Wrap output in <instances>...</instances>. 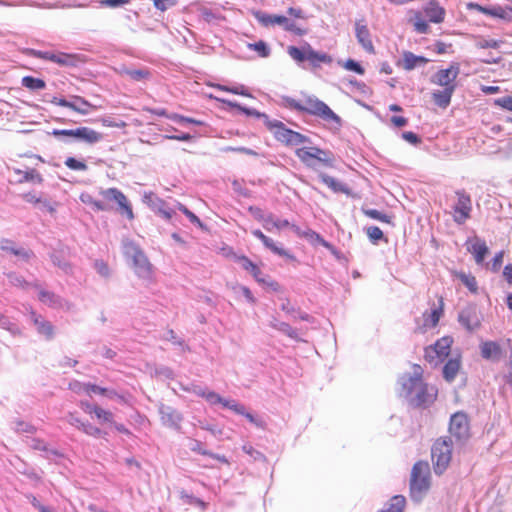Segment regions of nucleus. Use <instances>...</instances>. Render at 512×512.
Returning <instances> with one entry per match:
<instances>
[{"label":"nucleus","instance_id":"f257e3e1","mask_svg":"<svg viewBox=\"0 0 512 512\" xmlns=\"http://www.w3.org/2000/svg\"><path fill=\"white\" fill-rule=\"evenodd\" d=\"M419 366H415L414 375L404 374L398 380L401 386L400 396L411 406L420 407L433 402L436 391L423 382Z\"/></svg>","mask_w":512,"mask_h":512},{"label":"nucleus","instance_id":"f03ea898","mask_svg":"<svg viewBox=\"0 0 512 512\" xmlns=\"http://www.w3.org/2000/svg\"><path fill=\"white\" fill-rule=\"evenodd\" d=\"M430 488V467L425 461L416 462L411 471L410 497L420 503Z\"/></svg>","mask_w":512,"mask_h":512},{"label":"nucleus","instance_id":"7ed1b4c3","mask_svg":"<svg viewBox=\"0 0 512 512\" xmlns=\"http://www.w3.org/2000/svg\"><path fill=\"white\" fill-rule=\"evenodd\" d=\"M267 129L273 134L274 138L287 147H294L301 144H311V139L299 132L288 128L283 122L273 119L268 122Z\"/></svg>","mask_w":512,"mask_h":512},{"label":"nucleus","instance_id":"20e7f679","mask_svg":"<svg viewBox=\"0 0 512 512\" xmlns=\"http://www.w3.org/2000/svg\"><path fill=\"white\" fill-rule=\"evenodd\" d=\"M453 442L451 437H441L435 441L431 448V458L434 473L442 475L448 468L452 458Z\"/></svg>","mask_w":512,"mask_h":512},{"label":"nucleus","instance_id":"39448f33","mask_svg":"<svg viewBox=\"0 0 512 512\" xmlns=\"http://www.w3.org/2000/svg\"><path fill=\"white\" fill-rule=\"evenodd\" d=\"M23 53L27 56L51 61L61 67H78L85 62V56L82 54L40 51L32 48H26Z\"/></svg>","mask_w":512,"mask_h":512},{"label":"nucleus","instance_id":"423d86ee","mask_svg":"<svg viewBox=\"0 0 512 512\" xmlns=\"http://www.w3.org/2000/svg\"><path fill=\"white\" fill-rule=\"evenodd\" d=\"M288 55L297 63L308 61L309 64L314 67H320L323 64H330L332 57L324 52L315 51L311 45L305 42L301 47L288 46Z\"/></svg>","mask_w":512,"mask_h":512},{"label":"nucleus","instance_id":"0eeeda50","mask_svg":"<svg viewBox=\"0 0 512 512\" xmlns=\"http://www.w3.org/2000/svg\"><path fill=\"white\" fill-rule=\"evenodd\" d=\"M300 112L316 116L326 122H333L341 126V118L325 102L314 95L305 98L304 104L301 103Z\"/></svg>","mask_w":512,"mask_h":512},{"label":"nucleus","instance_id":"6e6552de","mask_svg":"<svg viewBox=\"0 0 512 512\" xmlns=\"http://www.w3.org/2000/svg\"><path fill=\"white\" fill-rule=\"evenodd\" d=\"M123 253L131 259L135 273L141 278H148L151 274V264L140 247L131 240L123 241Z\"/></svg>","mask_w":512,"mask_h":512},{"label":"nucleus","instance_id":"1a4fd4ad","mask_svg":"<svg viewBox=\"0 0 512 512\" xmlns=\"http://www.w3.org/2000/svg\"><path fill=\"white\" fill-rule=\"evenodd\" d=\"M453 339L450 336H444L437 340L433 345L425 348V360L432 366L442 363L449 355Z\"/></svg>","mask_w":512,"mask_h":512},{"label":"nucleus","instance_id":"9d476101","mask_svg":"<svg viewBox=\"0 0 512 512\" xmlns=\"http://www.w3.org/2000/svg\"><path fill=\"white\" fill-rule=\"evenodd\" d=\"M455 194L457 201L452 207L453 220L456 224L462 225L471 217L472 199L464 189L457 190Z\"/></svg>","mask_w":512,"mask_h":512},{"label":"nucleus","instance_id":"9b49d317","mask_svg":"<svg viewBox=\"0 0 512 512\" xmlns=\"http://www.w3.org/2000/svg\"><path fill=\"white\" fill-rule=\"evenodd\" d=\"M449 432L451 437L464 444L470 437L469 420L464 412H456L450 418Z\"/></svg>","mask_w":512,"mask_h":512},{"label":"nucleus","instance_id":"f8f14e48","mask_svg":"<svg viewBox=\"0 0 512 512\" xmlns=\"http://www.w3.org/2000/svg\"><path fill=\"white\" fill-rule=\"evenodd\" d=\"M458 321L469 332L477 330L481 326V316L477 306L464 307L458 314Z\"/></svg>","mask_w":512,"mask_h":512},{"label":"nucleus","instance_id":"ddd939ff","mask_svg":"<svg viewBox=\"0 0 512 512\" xmlns=\"http://www.w3.org/2000/svg\"><path fill=\"white\" fill-rule=\"evenodd\" d=\"M460 73V66L458 63H453L446 69L437 71L433 77L432 82L444 88H456V79Z\"/></svg>","mask_w":512,"mask_h":512},{"label":"nucleus","instance_id":"4468645a","mask_svg":"<svg viewBox=\"0 0 512 512\" xmlns=\"http://www.w3.org/2000/svg\"><path fill=\"white\" fill-rule=\"evenodd\" d=\"M143 202L155 213L159 214L162 218L170 220L175 213L174 209L170 208L168 204L159 198L153 192L145 193L143 195Z\"/></svg>","mask_w":512,"mask_h":512},{"label":"nucleus","instance_id":"2eb2a0df","mask_svg":"<svg viewBox=\"0 0 512 512\" xmlns=\"http://www.w3.org/2000/svg\"><path fill=\"white\" fill-rule=\"evenodd\" d=\"M161 422L164 426L179 431L183 420L182 414L172 406L160 403L158 406Z\"/></svg>","mask_w":512,"mask_h":512},{"label":"nucleus","instance_id":"dca6fc26","mask_svg":"<svg viewBox=\"0 0 512 512\" xmlns=\"http://www.w3.org/2000/svg\"><path fill=\"white\" fill-rule=\"evenodd\" d=\"M321 148L316 146L302 147L295 150L296 157L308 168L317 171L316 159L319 158Z\"/></svg>","mask_w":512,"mask_h":512},{"label":"nucleus","instance_id":"f3484780","mask_svg":"<svg viewBox=\"0 0 512 512\" xmlns=\"http://www.w3.org/2000/svg\"><path fill=\"white\" fill-rule=\"evenodd\" d=\"M253 16L255 19L264 27L280 25L283 29H286V26L289 22V18L283 15L276 14H268L261 10L253 11Z\"/></svg>","mask_w":512,"mask_h":512},{"label":"nucleus","instance_id":"a211bd4d","mask_svg":"<svg viewBox=\"0 0 512 512\" xmlns=\"http://www.w3.org/2000/svg\"><path fill=\"white\" fill-rule=\"evenodd\" d=\"M480 354L485 360L498 362L502 357V349L496 341H485L480 344Z\"/></svg>","mask_w":512,"mask_h":512},{"label":"nucleus","instance_id":"6ab92c4d","mask_svg":"<svg viewBox=\"0 0 512 512\" xmlns=\"http://www.w3.org/2000/svg\"><path fill=\"white\" fill-rule=\"evenodd\" d=\"M355 34L359 44L368 53H374V46L371 40L370 31L366 24L361 21L355 23Z\"/></svg>","mask_w":512,"mask_h":512},{"label":"nucleus","instance_id":"aec40b11","mask_svg":"<svg viewBox=\"0 0 512 512\" xmlns=\"http://www.w3.org/2000/svg\"><path fill=\"white\" fill-rule=\"evenodd\" d=\"M74 139L93 145L100 142L103 139V135L89 127H78L75 129Z\"/></svg>","mask_w":512,"mask_h":512},{"label":"nucleus","instance_id":"412c9836","mask_svg":"<svg viewBox=\"0 0 512 512\" xmlns=\"http://www.w3.org/2000/svg\"><path fill=\"white\" fill-rule=\"evenodd\" d=\"M428 59L424 56H418L410 51H404L402 59L398 61L397 65L407 71H411L419 66H424L428 63Z\"/></svg>","mask_w":512,"mask_h":512},{"label":"nucleus","instance_id":"4be33fe9","mask_svg":"<svg viewBox=\"0 0 512 512\" xmlns=\"http://www.w3.org/2000/svg\"><path fill=\"white\" fill-rule=\"evenodd\" d=\"M318 177L333 192H335V193H343V194H346V195H350L351 194L350 188L345 183H342V182L336 180L335 178H333V177H331V176H329V175H327V174H325L323 172H320L318 174Z\"/></svg>","mask_w":512,"mask_h":512},{"label":"nucleus","instance_id":"5701e85b","mask_svg":"<svg viewBox=\"0 0 512 512\" xmlns=\"http://www.w3.org/2000/svg\"><path fill=\"white\" fill-rule=\"evenodd\" d=\"M467 250L474 255L475 262L482 264L486 255L489 252L488 246L484 240L476 237L474 243L467 248Z\"/></svg>","mask_w":512,"mask_h":512},{"label":"nucleus","instance_id":"b1692460","mask_svg":"<svg viewBox=\"0 0 512 512\" xmlns=\"http://www.w3.org/2000/svg\"><path fill=\"white\" fill-rule=\"evenodd\" d=\"M461 367V359L460 356L449 359L445 365L443 366V378L447 382H453L459 372Z\"/></svg>","mask_w":512,"mask_h":512},{"label":"nucleus","instance_id":"393cba45","mask_svg":"<svg viewBox=\"0 0 512 512\" xmlns=\"http://www.w3.org/2000/svg\"><path fill=\"white\" fill-rule=\"evenodd\" d=\"M236 261L242 266L244 270L249 271L257 282H265L264 278L262 277L263 273L261 269L255 263H253L248 257L244 255L238 256L236 257Z\"/></svg>","mask_w":512,"mask_h":512},{"label":"nucleus","instance_id":"a878e982","mask_svg":"<svg viewBox=\"0 0 512 512\" xmlns=\"http://www.w3.org/2000/svg\"><path fill=\"white\" fill-rule=\"evenodd\" d=\"M30 317L38 333L45 335L49 339L52 338L53 326L49 321H46L42 316L37 315L34 311L31 312Z\"/></svg>","mask_w":512,"mask_h":512},{"label":"nucleus","instance_id":"bb28decb","mask_svg":"<svg viewBox=\"0 0 512 512\" xmlns=\"http://www.w3.org/2000/svg\"><path fill=\"white\" fill-rule=\"evenodd\" d=\"M454 91L453 87H449L433 92L432 98L434 103L440 108H447L450 105Z\"/></svg>","mask_w":512,"mask_h":512},{"label":"nucleus","instance_id":"cd10ccee","mask_svg":"<svg viewBox=\"0 0 512 512\" xmlns=\"http://www.w3.org/2000/svg\"><path fill=\"white\" fill-rule=\"evenodd\" d=\"M6 276L11 285L21 288L23 290H27L29 288H35V289L40 288V285L38 284V282H28L25 280V278L22 275H20L16 272H9L6 274Z\"/></svg>","mask_w":512,"mask_h":512},{"label":"nucleus","instance_id":"c85d7f7f","mask_svg":"<svg viewBox=\"0 0 512 512\" xmlns=\"http://www.w3.org/2000/svg\"><path fill=\"white\" fill-rule=\"evenodd\" d=\"M270 326L278 331H280L281 333L287 335L288 337H290L291 339L293 340H296V341H299L300 340V337L298 335V332L296 329H294L293 327H291L288 323L286 322H282V321H279L277 320L276 318H273L271 321H270Z\"/></svg>","mask_w":512,"mask_h":512},{"label":"nucleus","instance_id":"c756f323","mask_svg":"<svg viewBox=\"0 0 512 512\" xmlns=\"http://www.w3.org/2000/svg\"><path fill=\"white\" fill-rule=\"evenodd\" d=\"M39 300L42 303H44L50 307H53V308L61 307L62 303H63V299L60 296L56 295L55 293H53L51 291L44 290V289L39 290Z\"/></svg>","mask_w":512,"mask_h":512},{"label":"nucleus","instance_id":"7c9ffc66","mask_svg":"<svg viewBox=\"0 0 512 512\" xmlns=\"http://www.w3.org/2000/svg\"><path fill=\"white\" fill-rule=\"evenodd\" d=\"M28 446L34 450H39V451L44 452L46 454L45 455L46 458H48V459H50L51 456L58 457L61 455L57 450L48 447V445L43 440L38 439V438L30 439L28 441Z\"/></svg>","mask_w":512,"mask_h":512},{"label":"nucleus","instance_id":"2f4dec72","mask_svg":"<svg viewBox=\"0 0 512 512\" xmlns=\"http://www.w3.org/2000/svg\"><path fill=\"white\" fill-rule=\"evenodd\" d=\"M485 15L500 18L507 22L512 21L510 7H502L499 5L496 6H487V10L485 11Z\"/></svg>","mask_w":512,"mask_h":512},{"label":"nucleus","instance_id":"473e14b6","mask_svg":"<svg viewBox=\"0 0 512 512\" xmlns=\"http://www.w3.org/2000/svg\"><path fill=\"white\" fill-rule=\"evenodd\" d=\"M445 11L435 3H430L425 9V16L432 23H441L444 20Z\"/></svg>","mask_w":512,"mask_h":512},{"label":"nucleus","instance_id":"72a5a7b5","mask_svg":"<svg viewBox=\"0 0 512 512\" xmlns=\"http://www.w3.org/2000/svg\"><path fill=\"white\" fill-rule=\"evenodd\" d=\"M224 102L227 103L231 107L238 108L239 110H241L243 113H245L248 116H254L256 118L263 119V122H264V125H265L266 128L268 126V122H271V120H272V119H270V117L267 114L259 112L256 109L242 107L238 103H234V102H231V101H224Z\"/></svg>","mask_w":512,"mask_h":512},{"label":"nucleus","instance_id":"f704fd0d","mask_svg":"<svg viewBox=\"0 0 512 512\" xmlns=\"http://www.w3.org/2000/svg\"><path fill=\"white\" fill-rule=\"evenodd\" d=\"M199 17L208 24H214L223 19L221 14L205 6H201L198 9Z\"/></svg>","mask_w":512,"mask_h":512},{"label":"nucleus","instance_id":"c9c22d12","mask_svg":"<svg viewBox=\"0 0 512 512\" xmlns=\"http://www.w3.org/2000/svg\"><path fill=\"white\" fill-rule=\"evenodd\" d=\"M263 245L269 249L272 253L278 255V256H281V257H286L290 260H293L294 259V256L291 255L288 251H286L284 248L278 246L272 238L266 236L262 241Z\"/></svg>","mask_w":512,"mask_h":512},{"label":"nucleus","instance_id":"e433bc0d","mask_svg":"<svg viewBox=\"0 0 512 512\" xmlns=\"http://www.w3.org/2000/svg\"><path fill=\"white\" fill-rule=\"evenodd\" d=\"M50 260L52 261L54 266L61 269L65 274L72 273V265L67 260H65L61 253L52 252L50 254Z\"/></svg>","mask_w":512,"mask_h":512},{"label":"nucleus","instance_id":"4c0bfd02","mask_svg":"<svg viewBox=\"0 0 512 512\" xmlns=\"http://www.w3.org/2000/svg\"><path fill=\"white\" fill-rule=\"evenodd\" d=\"M21 84L23 87L29 89L30 91H38L46 88V83L44 80L40 78H35L33 76H25L21 80Z\"/></svg>","mask_w":512,"mask_h":512},{"label":"nucleus","instance_id":"58836bf2","mask_svg":"<svg viewBox=\"0 0 512 512\" xmlns=\"http://www.w3.org/2000/svg\"><path fill=\"white\" fill-rule=\"evenodd\" d=\"M406 499L403 495H395L390 499L387 509L384 512H404Z\"/></svg>","mask_w":512,"mask_h":512},{"label":"nucleus","instance_id":"ea45409f","mask_svg":"<svg viewBox=\"0 0 512 512\" xmlns=\"http://www.w3.org/2000/svg\"><path fill=\"white\" fill-rule=\"evenodd\" d=\"M317 162V169L319 168V164H322L323 166L327 168H334L335 167V157L334 154L329 150L321 149V153L319 155V158L316 159Z\"/></svg>","mask_w":512,"mask_h":512},{"label":"nucleus","instance_id":"a19ab883","mask_svg":"<svg viewBox=\"0 0 512 512\" xmlns=\"http://www.w3.org/2000/svg\"><path fill=\"white\" fill-rule=\"evenodd\" d=\"M247 47L250 49V50H253L255 52L258 53V55L262 58H267L270 56L271 54V49L270 47L268 46V44L263 41V40H260L258 42H255V43H248Z\"/></svg>","mask_w":512,"mask_h":512},{"label":"nucleus","instance_id":"79ce46f5","mask_svg":"<svg viewBox=\"0 0 512 512\" xmlns=\"http://www.w3.org/2000/svg\"><path fill=\"white\" fill-rule=\"evenodd\" d=\"M458 279L465 285L470 292L477 293L478 286L476 278L471 274H466L464 272H459L457 274Z\"/></svg>","mask_w":512,"mask_h":512},{"label":"nucleus","instance_id":"37998d69","mask_svg":"<svg viewBox=\"0 0 512 512\" xmlns=\"http://www.w3.org/2000/svg\"><path fill=\"white\" fill-rule=\"evenodd\" d=\"M101 194L103 195V197L107 200H113V201H116L119 204H122L123 201H125V195L123 194V192H121L119 189L117 188H108L106 190H103L101 192Z\"/></svg>","mask_w":512,"mask_h":512},{"label":"nucleus","instance_id":"c03bdc74","mask_svg":"<svg viewBox=\"0 0 512 512\" xmlns=\"http://www.w3.org/2000/svg\"><path fill=\"white\" fill-rule=\"evenodd\" d=\"M18 182L19 183L33 182V183L41 184L43 182V177L37 170L30 169L23 173V177H20L18 179Z\"/></svg>","mask_w":512,"mask_h":512},{"label":"nucleus","instance_id":"a18cd8bd","mask_svg":"<svg viewBox=\"0 0 512 512\" xmlns=\"http://www.w3.org/2000/svg\"><path fill=\"white\" fill-rule=\"evenodd\" d=\"M362 212L364 213V215H366L367 217H369L371 219L378 220V221L384 222V223H391V216H389L385 213H382L379 210L362 208Z\"/></svg>","mask_w":512,"mask_h":512},{"label":"nucleus","instance_id":"49530a36","mask_svg":"<svg viewBox=\"0 0 512 512\" xmlns=\"http://www.w3.org/2000/svg\"><path fill=\"white\" fill-rule=\"evenodd\" d=\"M501 44H503L502 40L484 39L482 37H477L475 46L479 49H498L500 48Z\"/></svg>","mask_w":512,"mask_h":512},{"label":"nucleus","instance_id":"de8ad7c7","mask_svg":"<svg viewBox=\"0 0 512 512\" xmlns=\"http://www.w3.org/2000/svg\"><path fill=\"white\" fill-rule=\"evenodd\" d=\"M51 103L58 105V106L70 108L76 112H79L80 114H83V115L88 114V109H85L82 107H74V102L68 101L64 98L53 97L51 100Z\"/></svg>","mask_w":512,"mask_h":512},{"label":"nucleus","instance_id":"09e8293b","mask_svg":"<svg viewBox=\"0 0 512 512\" xmlns=\"http://www.w3.org/2000/svg\"><path fill=\"white\" fill-rule=\"evenodd\" d=\"M81 431L89 436L94 437V438H101L106 434L104 431H102L100 428L94 426L89 421L84 422V424L82 425Z\"/></svg>","mask_w":512,"mask_h":512},{"label":"nucleus","instance_id":"8fccbe9b","mask_svg":"<svg viewBox=\"0 0 512 512\" xmlns=\"http://www.w3.org/2000/svg\"><path fill=\"white\" fill-rule=\"evenodd\" d=\"M124 73L135 81H142L150 75L147 69H125Z\"/></svg>","mask_w":512,"mask_h":512},{"label":"nucleus","instance_id":"3c124183","mask_svg":"<svg viewBox=\"0 0 512 512\" xmlns=\"http://www.w3.org/2000/svg\"><path fill=\"white\" fill-rule=\"evenodd\" d=\"M279 105L300 112L301 103L290 96H281Z\"/></svg>","mask_w":512,"mask_h":512},{"label":"nucleus","instance_id":"603ef678","mask_svg":"<svg viewBox=\"0 0 512 512\" xmlns=\"http://www.w3.org/2000/svg\"><path fill=\"white\" fill-rule=\"evenodd\" d=\"M94 415L101 423H114L113 413L101 408L100 406L97 407L96 411L94 412Z\"/></svg>","mask_w":512,"mask_h":512},{"label":"nucleus","instance_id":"864d4df0","mask_svg":"<svg viewBox=\"0 0 512 512\" xmlns=\"http://www.w3.org/2000/svg\"><path fill=\"white\" fill-rule=\"evenodd\" d=\"M169 119L174 121V122H176V123H179V124L189 123V124H194V125H197V126L204 125L203 121H200V120H197V119H194V118H190V117H186V116H183V115H179V114H176V113L171 114V116H169Z\"/></svg>","mask_w":512,"mask_h":512},{"label":"nucleus","instance_id":"5fc2aeb1","mask_svg":"<svg viewBox=\"0 0 512 512\" xmlns=\"http://www.w3.org/2000/svg\"><path fill=\"white\" fill-rule=\"evenodd\" d=\"M366 234L369 238V240L373 244H377L379 240H382L384 238V234L382 230L377 226H369L366 228Z\"/></svg>","mask_w":512,"mask_h":512},{"label":"nucleus","instance_id":"6e6d98bb","mask_svg":"<svg viewBox=\"0 0 512 512\" xmlns=\"http://www.w3.org/2000/svg\"><path fill=\"white\" fill-rule=\"evenodd\" d=\"M65 165L74 171H86L88 169V166L83 161H79L74 157H68L65 160Z\"/></svg>","mask_w":512,"mask_h":512},{"label":"nucleus","instance_id":"4d7b16f0","mask_svg":"<svg viewBox=\"0 0 512 512\" xmlns=\"http://www.w3.org/2000/svg\"><path fill=\"white\" fill-rule=\"evenodd\" d=\"M0 327L8 330L12 334L19 333L18 326L13 323L8 317L0 315Z\"/></svg>","mask_w":512,"mask_h":512},{"label":"nucleus","instance_id":"13d9d810","mask_svg":"<svg viewBox=\"0 0 512 512\" xmlns=\"http://www.w3.org/2000/svg\"><path fill=\"white\" fill-rule=\"evenodd\" d=\"M178 209L183 212L192 224L202 227V222L193 212L181 203H177Z\"/></svg>","mask_w":512,"mask_h":512},{"label":"nucleus","instance_id":"bf43d9fd","mask_svg":"<svg viewBox=\"0 0 512 512\" xmlns=\"http://www.w3.org/2000/svg\"><path fill=\"white\" fill-rule=\"evenodd\" d=\"M181 498L188 504H192V505H197V506H200L201 508L205 509L206 508V503L193 496V495H189L188 493H186L185 491H182L181 492Z\"/></svg>","mask_w":512,"mask_h":512},{"label":"nucleus","instance_id":"052dcab7","mask_svg":"<svg viewBox=\"0 0 512 512\" xmlns=\"http://www.w3.org/2000/svg\"><path fill=\"white\" fill-rule=\"evenodd\" d=\"M94 268L97 271V273L99 275H101L102 277H104V278L110 277V274H111L110 269H109L107 263H105L103 260H96L94 263Z\"/></svg>","mask_w":512,"mask_h":512},{"label":"nucleus","instance_id":"680f3d73","mask_svg":"<svg viewBox=\"0 0 512 512\" xmlns=\"http://www.w3.org/2000/svg\"><path fill=\"white\" fill-rule=\"evenodd\" d=\"M343 67L349 71H353L357 74H360V75H363L365 70L364 68L360 65L359 62L353 60V59H348L344 64H343Z\"/></svg>","mask_w":512,"mask_h":512},{"label":"nucleus","instance_id":"e2e57ef3","mask_svg":"<svg viewBox=\"0 0 512 512\" xmlns=\"http://www.w3.org/2000/svg\"><path fill=\"white\" fill-rule=\"evenodd\" d=\"M189 449L195 453L200 454V455L213 456V453L204 449L202 447V443L198 440H191V442L189 444Z\"/></svg>","mask_w":512,"mask_h":512},{"label":"nucleus","instance_id":"0e129e2a","mask_svg":"<svg viewBox=\"0 0 512 512\" xmlns=\"http://www.w3.org/2000/svg\"><path fill=\"white\" fill-rule=\"evenodd\" d=\"M107 392H108L107 388H103V387H100L95 384L87 383L84 386V393H86L87 395H91L93 393L103 395V394H106Z\"/></svg>","mask_w":512,"mask_h":512},{"label":"nucleus","instance_id":"69168bd1","mask_svg":"<svg viewBox=\"0 0 512 512\" xmlns=\"http://www.w3.org/2000/svg\"><path fill=\"white\" fill-rule=\"evenodd\" d=\"M65 420L72 426L76 427L77 429L81 430L82 429V425L84 424L85 421L81 420L77 415L76 413H73V412H69L66 416H65Z\"/></svg>","mask_w":512,"mask_h":512},{"label":"nucleus","instance_id":"338daca9","mask_svg":"<svg viewBox=\"0 0 512 512\" xmlns=\"http://www.w3.org/2000/svg\"><path fill=\"white\" fill-rule=\"evenodd\" d=\"M401 136L405 141L415 146L422 142L421 138L416 133L411 131H405L401 134Z\"/></svg>","mask_w":512,"mask_h":512},{"label":"nucleus","instance_id":"774afa93","mask_svg":"<svg viewBox=\"0 0 512 512\" xmlns=\"http://www.w3.org/2000/svg\"><path fill=\"white\" fill-rule=\"evenodd\" d=\"M495 104L503 109L512 111V96H504L495 100Z\"/></svg>","mask_w":512,"mask_h":512}]
</instances>
